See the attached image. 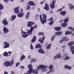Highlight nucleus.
<instances>
[{
    "label": "nucleus",
    "instance_id": "f257e3e1",
    "mask_svg": "<svg viewBox=\"0 0 74 74\" xmlns=\"http://www.w3.org/2000/svg\"><path fill=\"white\" fill-rule=\"evenodd\" d=\"M28 67L29 70L27 72V73H25L24 74H31V73H33L34 74H38V71L37 70H33L32 65L31 64H29Z\"/></svg>",
    "mask_w": 74,
    "mask_h": 74
},
{
    "label": "nucleus",
    "instance_id": "f03ea898",
    "mask_svg": "<svg viewBox=\"0 0 74 74\" xmlns=\"http://www.w3.org/2000/svg\"><path fill=\"white\" fill-rule=\"evenodd\" d=\"M42 16H43V18H42L41 15H39V18H40L41 22L43 24H44L45 23L47 22V16L46 14H42Z\"/></svg>",
    "mask_w": 74,
    "mask_h": 74
},
{
    "label": "nucleus",
    "instance_id": "7ed1b4c3",
    "mask_svg": "<svg viewBox=\"0 0 74 74\" xmlns=\"http://www.w3.org/2000/svg\"><path fill=\"white\" fill-rule=\"evenodd\" d=\"M14 64V61L13 60H12L10 62L8 61H6L5 62L4 64L5 66L8 67L10 65L11 66H12Z\"/></svg>",
    "mask_w": 74,
    "mask_h": 74
},
{
    "label": "nucleus",
    "instance_id": "20e7f679",
    "mask_svg": "<svg viewBox=\"0 0 74 74\" xmlns=\"http://www.w3.org/2000/svg\"><path fill=\"white\" fill-rule=\"evenodd\" d=\"M48 66H44L43 65H39V66L38 67V68H37V69H38V70H39L40 69H45V68H48Z\"/></svg>",
    "mask_w": 74,
    "mask_h": 74
},
{
    "label": "nucleus",
    "instance_id": "39448f33",
    "mask_svg": "<svg viewBox=\"0 0 74 74\" xmlns=\"http://www.w3.org/2000/svg\"><path fill=\"white\" fill-rule=\"evenodd\" d=\"M56 1L53 0L52 3L50 4V8L51 9H53L55 8V4Z\"/></svg>",
    "mask_w": 74,
    "mask_h": 74
},
{
    "label": "nucleus",
    "instance_id": "423d86ee",
    "mask_svg": "<svg viewBox=\"0 0 74 74\" xmlns=\"http://www.w3.org/2000/svg\"><path fill=\"white\" fill-rule=\"evenodd\" d=\"M4 44L5 45H4V46H3V48H7L9 47L10 45L9 44V43H8L7 42H4Z\"/></svg>",
    "mask_w": 74,
    "mask_h": 74
},
{
    "label": "nucleus",
    "instance_id": "0eeeda50",
    "mask_svg": "<svg viewBox=\"0 0 74 74\" xmlns=\"http://www.w3.org/2000/svg\"><path fill=\"white\" fill-rule=\"evenodd\" d=\"M27 26L28 27H31L35 23L34 22L31 21H27Z\"/></svg>",
    "mask_w": 74,
    "mask_h": 74
},
{
    "label": "nucleus",
    "instance_id": "6e6552de",
    "mask_svg": "<svg viewBox=\"0 0 74 74\" xmlns=\"http://www.w3.org/2000/svg\"><path fill=\"white\" fill-rule=\"evenodd\" d=\"M20 12L21 13H20L18 14L17 15V16L19 17H23L24 14V13H23V10H20Z\"/></svg>",
    "mask_w": 74,
    "mask_h": 74
},
{
    "label": "nucleus",
    "instance_id": "1a4fd4ad",
    "mask_svg": "<svg viewBox=\"0 0 74 74\" xmlns=\"http://www.w3.org/2000/svg\"><path fill=\"white\" fill-rule=\"evenodd\" d=\"M21 31L22 32V34H23L22 36L23 37L25 38L27 37V36H28V34H27V33L25 32H23V29H21Z\"/></svg>",
    "mask_w": 74,
    "mask_h": 74
},
{
    "label": "nucleus",
    "instance_id": "9d476101",
    "mask_svg": "<svg viewBox=\"0 0 74 74\" xmlns=\"http://www.w3.org/2000/svg\"><path fill=\"white\" fill-rule=\"evenodd\" d=\"M45 38V36H43L42 38H39V42H40L41 43H43Z\"/></svg>",
    "mask_w": 74,
    "mask_h": 74
},
{
    "label": "nucleus",
    "instance_id": "9b49d317",
    "mask_svg": "<svg viewBox=\"0 0 74 74\" xmlns=\"http://www.w3.org/2000/svg\"><path fill=\"white\" fill-rule=\"evenodd\" d=\"M69 40V39H68L66 37H64L62 38V40L60 41V43H61L63 41H68Z\"/></svg>",
    "mask_w": 74,
    "mask_h": 74
},
{
    "label": "nucleus",
    "instance_id": "f8f14e48",
    "mask_svg": "<svg viewBox=\"0 0 74 74\" xmlns=\"http://www.w3.org/2000/svg\"><path fill=\"white\" fill-rule=\"evenodd\" d=\"M2 23L4 25H8V22L7 21L6 19H3L2 21Z\"/></svg>",
    "mask_w": 74,
    "mask_h": 74
},
{
    "label": "nucleus",
    "instance_id": "ddd939ff",
    "mask_svg": "<svg viewBox=\"0 0 74 74\" xmlns=\"http://www.w3.org/2000/svg\"><path fill=\"white\" fill-rule=\"evenodd\" d=\"M68 6H69V8L71 10L74 9V6L73 4L71 3L68 4Z\"/></svg>",
    "mask_w": 74,
    "mask_h": 74
},
{
    "label": "nucleus",
    "instance_id": "4468645a",
    "mask_svg": "<svg viewBox=\"0 0 74 74\" xmlns=\"http://www.w3.org/2000/svg\"><path fill=\"white\" fill-rule=\"evenodd\" d=\"M3 30L5 33H7L9 32L8 29L5 27H4V29H3Z\"/></svg>",
    "mask_w": 74,
    "mask_h": 74
},
{
    "label": "nucleus",
    "instance_id": "2eb2a0df",
    "mask_svg": "<svg viewBox=\"0 0 74 74\" xmlns=\"http://www.w3.org/2000/svg\"><path fill=\"white\" fill-rule=\"evenodd\" d=\"M61 56H60V54H58V55H57L56 56H55L54 57L53 59H56L57 58H61Z\"/></svg>",
    "mask_w": 74,
    "mask_h": 74
},
{
    "label": "nucleus",
    "instance_id": "dca6fc26",
    "mask_svg": "<svg viewBox=\"0 0 74 74\" xmlns=\"http://www.w3.org/2000/svg\"><path fill=\"white\" fill-rule=\"evenodd\" d=\"M28 4L30 5L33 6L35 5H36V4L34 3V2H33V1H30L29 2H28Z\"/></svg>",
    "mask_w": 74,
    "mask_h": 74
},
{
    "label": "nucleus",
    "instance_id": "f3484780",
    "mask_svg": "<svg viewBox=\"0 0 74 74\" xmlns=\"http://www.w3.org/2000/svg\"><path fill=\"white\" fill-rule=\"evenodd\" d=\"M44 9L45 10H49V5L47 3L45 4V6L44 8Z\"/></svg>",
    "mask_w": 74,
    "mask_h": 74
},
{
    "label": "nucleus",
    "instance_id": "a211bd4d",
    "mask_svg": "<svg viewBox=\"0 0 74 74\" xmlns=\"http://www.w3.org/2000/svg\"><path fill=\"white\" fill-rule=\"evenodd\" d=\"M62 34V32H56L55 34V35L56 36H60Z\"/></svg>",
    "mask_w": 74,
    "mask_h": 74
},
{
    "label": "nucleus",
    "instance_id": "6ab92c4d",
    "mask_svg": "<svg viewBox=\"0 0 74 74\" xmlns=\"http://www.w3.org/2000/svg\"><path fill=\"white\" fill-rule=\"evenodd\" d=\"M38 51V52L44 54L45 53L44 51H43L42 49H39Z\"/></svg>",
    "mask_w": 74,
    "mask_h": 74
},
{
    "label": "nucleus",
    "instance_id": "aec40b11",
    "mask_svg": "<svg viewBox=\"0 0 74 74\" xmlns=\"http://www.w3.org/2000/svg\"><path fill=\"white\" fill-rule=\"evenodd\" d=\"M66 14V12L65 11H61L60 14L61 15H62L63 16H64L65 14Z\"/></svg>",
    "mask_w": 74,
    "mask_h": 74
},
{
    "label": "nucleus",
    "instance_id": "412c9836",
    "mask_svg": "<svg viewBox=\"0 0 74 74\" xmlns=\"http://www.w3.org/2000/svg\"><path fill=\"white\" fill-rule=\"evenodd\" d=\"M30 16V13L29 12H27L25 15V18L26 19H28L29 16Z\"/></svg>",
    "mask_w": 74,
    "mask_h": 74
},
{
    "label": "nucleus",
    "instance_id": "4be33fe9",
    "mask_svg": "<svg viewBox=\"0 0 74 74\" xmlns=\"http://www.w3.org/2000/svg\"><path fill=\"white\" fill-rule=\"evenodd\" d=\"M36 40V38L35 36H34L33 38H32V40L31 41V42L33 43L35 42Z\"/></svg>",
    "mask_w": 74,
    "mask_h": 74
},
{
    "label": "nucleus",
    "instance_id": "5701e85b",
    "mask_svg": "<svg viewBox=\"0 0 74 74\" xmlns=\"http://www.w3.org/2000/svg\"><path fill=\"white\" fill-rule=\"evenodd\" d=\"M27 31H28L27 32V34L29 35V34L30 35H31L32 34V31H31L30 30H27Z\"/></svg>",
    "mask_w": 74,
    "mask_h": 74
},
{
    "label": "nucleus",
    "instance_id": "b1692460",
    "mask_svg": "<svg viewBox=\"0 0 74 74\" xmlns=\"http://www.w3.org/2000/svg\"><path fill=\"white\" fill-rule=\"evenodd\" d=\"M16 18V15H12V18H10V20L11 21H13Z\"/></svg>",
    "mask_w": 74,
    "mask_h": 74
},
{
    "label": "nucleus",
    "instance_id": "393cba45",
    "mask_svg": "<svg viewBox=\"0 0 74 74\" xmlns=\"http://www.w3.org/2000/svg\"><path fill=\"white\" fill-rule=\"evenodd\" d=\"M65 68L68 69L69 70H70L71 69V67L66 65L65 66Z\"/></svg>",
    "mask_w": 74,
    "mask_h": 74
},
{
    "label": "nucleus",
    "instance_id": "a878e982",
    "mask_svg": "<svg viewBox=\"0 0 74 74\" xmlns=\"http://www.w3.org/2000/svg\"><path fill=\"white\" fill-rule=\"evenodd\" d=\"M14 12L16 14H18L19 13V11L18 10H14Z\"/></svg>",
    "mask_w": 74,
    "mask_h": 74
},
{
    "label": "nucleus",
    "instance_id": "bb28decb",
    "mask_svg": "<svg viewBox=\"0 0 74 74\" xmlns=\"http://www.w3.org/2000/svg\"><path fill=\"white\" fill-rule=\"evenodd\" d=\"M36 48H42V47H41V46L40 45V44H38V45H36Z\"/></svg>",
    "mask_w": 74,
    "mask_h": 74
},
{
    "label": "nucleus",
    "instance_id": "cd10ccee",
    "mask_svg": "<svg viewBox=\"0 0 74 74\" xmlns=\"http://www.w3.org/2000/svg\"><path fill=\"white\" fill-rule=\"evenodd\" d=\"M69 21V17H67L64 20V23H66L67 22Z\"/></svg>",
    "mask_w": 74,
    "mask_h": 74
},
{
    "label": "nucleus",
    "instance_id": "c85d7f7f",
    "mask_svg": "<svg viewBox=\"0 0 74 74\" xmlns=\"http://www.w3.org/2000/svg\"><path fill=\"white\" fill-rule=\"evenodd\" d=\"M72 34V32H71L68 31L66 32L65 33V35H67V34Z\"/></svg>",
    "mask_w": 74,
    "mask_h": 74
},
{
    "label": "nucleus",
    "instance_id": "c756f323",
    "mask_svg": "<svg viewBox=\"0 0 74 74\" xmlns=\"http://www.w3.org/2000/svg\"><path fill=\"white\" fill-rule=\"evenodd\" d=\"M67 25V23H62V24H61V26H62L63 27H66V26Z\"/></svg>",
    "mask_w": 74,
    "mask_h": 74
},
{
    "label": "nucleus",
    "instance_id": "7c9ffc66",
    "mask_svg": "<svg viewBox=\"0 0 74 74\" xmlns=\"http://www.w3.org/2000/svg\"><path fill=\"white\" fill-rule=\"evenodd\" d=\"M25 55H22L20 58V60L22 61L23 60L25 59Z\"/></svg>",
    "mask_w": 74,
    "mask_h": 74
},
{
    "label": "nucleus",
    "instance_id": "2f4dec72",
    "mask_svg": "<svg viewBox=\"0 0 74 74\" xmlns=\"http://www.w3.org/2000/svg\"><path fill=\"white\" fill-rule=\"evenodd\" d=\"M74 44V42H70L68 43V45L69 46H71Z\"/></svg>",
    "mask_w": 74,
    "mask_h": 74
},
{
    "label": "nucleus",
    "instance_id": "473e14b6",
    "mask_svg": "<svg viewBox=\"0 0 74 74\" xmlns=\"http://www.w3.org/2000/svg\"><path fill=\"white\" fill-rule=\"evenodd\" d=\"M55 30L56 31H59L61 29V27H58L55 28Z\"/></svg>",
    "mask_w": 74,
    "mask_h": 74
},
{
    "label": "nucleus",
    "instance_id": "72a5a7b5",
    "mask_svg": "<svg viewBox=\"0 0 74 74\" xmlns=\"http://www.w3.org/2000/svg\"><path fill=\"white\" fill-rule=\"evenodd\" d=\"M3 55L5 56H8V53H7V52H5L4 53H3Z\"/></svg>",
    "mask_w": 74,
    "mask_h": 74
},
{
    "label": "nucleus",
    "instance_id": "f704fd0d",
    "mask_svg": "<svg viewBox=\"0 0 74 74\" xmlns=\"http://www.w3.org/2000/svg\"><path fill=\"white\" fill-rule=\"evenodd\" d=\"M51 44H49L47 46V47H46V49H49L51 47Z\"/></svg>",
    "mask_w": 74,
    "mask_h": 74
},
{
    "label": "nucleus",
    "instance_id": "c9c22d12",
    "mask_svg": "<svg viewBox=\"0 0 74 74\" xmlns=\"http://www.w3.org/2000/svg\"><path fill=\"white\" fill-rule=\"evenodd\" d=\"M53 17H51L50 18V19H48V21H53Z\"/></svg>",
    "mask_w": 74,
    "mask_h": 74
},
{
    "label": "nucleus",
    "instance_id": "e433bc0d",
    "mask_svg": "<svg viewBox=\"0 0 74 74\" xmlns=\"http://www.w3.org/2000/svg\"><path fill=\"white\" fill-rule=\"evenodd\" d=\"M44 35V33L42 32H40L38 34V36H43Z\"/></svg>",
    "mask_w": 74,
    "mask_h": 74
},
{
    "label": "nucleus",
    "instance_id": "4c0bfd02",
    "mask_svg": "<svg viewBox=\"0 0 74 74\" xmlns=\"http://www.w3.org/2000/svg\"><path fill=\"white\" fill-rule=\"evenodd\" d=\"M68 29H71V30H73V31H74V29L73 28H72L71 27H69L68 28Z\"/></svg>",
    "mask_w": 74,
    "mask_h": 74
},
{
    "label": "nucleus",
    "instance_id": "58836bf2",
    "mask_svg": "<svg viewBox=\"0 0 74 74\" xmlns=\"http://www.w3.org/2000/svg\"><path fill=\"white\" fill-rule=\"evenodd\" d=\"M31 61L33 62H36L37 61V60L35 59H31Z\"/></svg>",
    "mask_w": 74,
    "mask_h": 74
},
{
    "label": "nucleus",
    "instance_id": "ea45409f",
    "mask_svg": "<svg viewBox=\"0 0 74 74\" xmlns=\"http://www.w3.org/2000/svg\"><path fill=\"white\" fill-rule=\"evenodd\" d=\"M3 6L2 5V4H0V10H3Z\"/></svg>",
    "mask_w": 74,
    "mask_h": 74
},
{
    "label": "nucleus",
    "instance_id": "a19ab883",
    "mask_svg": "<svg viewBox=\"0 0 74 74\" xmlns=\"http://www.w3.org/2000/svg\"><path fill=\"white\" fill-rule=\"evenodd\" d=\"M53 66H52V65H51L49 67V69L50 70L51 69H53Z\"/></svg>",
    "mask_w": 74,
    "mask_h": 74
},
{
    "label": "nucleus",
    "instance_id": "79ce46f5",
    "mask_svg": "<svg viewBox=\"0 0 74 74\" xmlns=\"http://www.w3.org/2000/svg\"><path fill=\"white\" fill-rule=\"evenodd\" d=\"M74 50V47H71V51H73V50Z\"/></svg>",
    "mask_w": 74,
    "mask_h": 74
},
{
    "label": "nucleus",
    "instance_id": "37998d69",
    "mask_svg": "<svg viewBox=\"0 0 74 74\" xmlns=\"http://www.w3.org/2000/svg\"><path fill=\"white\" fill-rule=\"evenodd\" d=\"M54 38H55V36L54 35L52 37H51V41H53Z\"/></svg>",
    "mask_w": 74,
    "mask_h": 74
},
{
    "label": "nucleus",
    "instance_id": "c03bdc74",
    "mask_svg": "<svg viewBox=\"0 0 74 74\" xmlns=\"http://www.w3.org/2000/svg\"><path fill=\"white\" fill-rule=\"evenodd\" d=\"M70 58V57H68V56H67V57H66L65 59H64V60H66L68 59H69Z\"/></svg>",
    "mask_w": 74,
    "mask_h": 74
},
{
    "label": "nucleus",
    "instance_id": "a18cd8bd",
    "mask_svg": "<svg viewBox=\"0 0 74 74\" xmlns=\"http://www.w3.org/2000/svg\"><path fill=\"white\" fill-rule=\"evenodd\" d=\"M54 21H51L49 23V24L50 25H52Z\"/></svg>",
    "mask_w": 74,
    "mask_h": 74
},
{
    "label": "nucleus",
    "instance_id": "49530a36",
    "mask_svg": "<svg viewBox=\"0 0 74 74\" xmlns=\"http://www.w3.org/2000/svg\"><path fill=\"white\" fill-rule=\"evenodd\" d=\"M20 64V63L17 62L16 63V66H19Z\"/></svg>",
    "mask_w": 74,
    "mask_h": 74
},
{
    "label": "nucleus",
    "instance_id": "de8ad7c7",
    "mask_svg": "<svg viewBox=\"0 0 74 74\" xmlns=\"http://www.w3.org/2000/svg\"><path fill=\"white\" fill-rule=\"evenodd\" d=\"M34 28L33 27H31V29H29V30H31V31H33L34 30Z\"/></svg>",
    "mask_w": 74,
    "mask_h": 74
},
{
    "label": "nucleus",
    "instance_id": "09e8293b",
    "mask_svg": "<svg viewBox=\"0 0 74 74\" xmlns=\"http://www.w3.org/2000/svg\"><path fill=\"white\" fill-rule=\"evenodd\" d=\"M19 6L17 7L14 8V10H19Z\"/></svg>",
    "mask_w": 74,
    "mask_h": 74
},
{
    "label": "nucleus",
    "instance_id": "8fccbe9b",
    "mask_svg": "<svg viewBox=\"0 0 74 74\" xmlns=\"http://www.w3.org/2000/svg\"><path fill=\"white\" fill-rule=\"evenodd\" d=\"M30 5H28L27 6V10H30Z\"/></svg>",
    "mask_w": 74,
    "mask_h": 74
},
{
    "label": "nucleus",
    "instance_id": "3c124183",
    "mask_svg": "<svg viewBox=\"0 0 74 74\" xmlns=\"http://www.w3.org/2000/svg\"><path fill=\"white\" fill-rule=\"evenodd\" d=\"M4 1L5 3H7L8 2L9 0H4Z\"/></svg>",
    "mask_w": 74,
    "mask_h": 74
},
{
    "label": "nucleus",
    "instance_id": "603ef678",
    "mask_svg": "<svg viewBox=\"0 0 74 74\" xmlns=\"http://www.w3.org/2000/svg\"><path fill=\"white\" fill-rule=\"evenodd\" d=\"M30 48H31V49H33V48L32 46V44H31V45L30 46Z\"/></svg>",
    "mask_w": 74,
    "mask_h": 74
},
{
    "label": "nucleus",
    "instance_id": "864d4df0",
    "mask_svg": "<svg viewBox=\"0 0 74 74\" xmlns=\"http://www.w3.org/2000/svg\"><path fill=\"white\" fill-rule=\"evenodd\" d=\"M34 27V28H35V29L37 28V25H35L34 26V27Z\"/></svg>",
    "mask_w": 74,
    "mask_h": 74
},
{
    "label": "nucleus",
    "instance_id": "5fc2aeb1",
    "mask_svg": "<svg viewBox=\"0 0 74 74\" xmlns=\"http://www.w3.org/2000/svg\"><path fill=\"white\" fill-rule=\"evenodd\" d=\"M54 71V69H53V70H51L50 72H49V73H52Z\"/></svg>",
    "mask_w": 74,
    "mask_h": 74
},
{
    "label": "nucleus",
    "instance_id": "6e6d98bb",
    "mask_svg": "<svg viewBox=\"0 0 74 74\" xmlns=\"http://www.w3.org/2000/svg\"><path fill=\"white\" fill-rule=\"evenodd\" d=\"M44 2H45V1H43L41 2L40 3L41 4H43L44 3Z\"/></svg>",
    "mask_w": 74,
    "mask_h": 74
},
{
    "label": "nucleus",
    "instance_id": "4d7b16f0",
    "mask_svg": "<svg viewBox=\"0 0 74 74\" xmlns=\"http://www.w3.org/2000/svg\"><path fill=\"white\" fill-rule=\"evenodd\" d=\"M65 8V6H62V8L61 9H60V10H63V9H64V8Z\"/></svg>",
    "mask_w": 74,
    "mask_h": 74
},
{
    "label": "nucleus",
    "instance_id": "13d9d810",
    "mask_svg": "<svg viewBox=\"0 0 74 74\" xmlns=\"http://www.w3.org/2000/svg\"><path fill=\"white\" fill-rule=\"evenodd\" d=\"M14 72L13 71H11V74H14Z\"/></svg>",
    "mask_w": 74,
    "mask_h": 74
},
{
    "label": "nucleus",
    "instance_id": "bf43d9fd",
    "mask_svg": "<svg viewBox=\"0 0 74 74\" xmlns=\"http://www.w3.org/2000/svg\"><path fill=\"white\" fill-rule=\"evenodd\" d=\"M62 10H58L57 11V12H59L60 11H61Z\"/></svg>",
    "mask_w": 74,
    "mask_h": 74
},
{
    "label": "nucleus",
    "instance_id": "052dcab7",
    "mask_svg": "<svg viewBox=\"0 0 74 74\" xmlns=\"http://www.w3.org/2000/svg\"><path fill=\"white\" fill-rule=\"evenodd\" d=\"M4 74H8V72H7L5 71Z\"/></svg>",
    "mask_w": 74,
    "mask_h": 74
},
{
    "label": "nucleus",
    "instance_id": "680f3d73",
    "mask_svg": "<svg viewBox=\"0 0 74 74\" xmlns=\"http://www.w3.org/2000/svg\"><path fill=\"white\" fill-rule=\"evenodd\" d=\"M72 52V54H74V51H71Z\"/></svg>",
    "mask_w": 74,
    "mask_h": 74
},
{
    "label": "nucleus",
    "instance_id": "e2e57ef3",
    "mask_svg": "<svg viewBox=\"0 0 74 74\" xmlns=\"http://www.w3.org/2000/svg\"><path fill=\"white\" fill-rule=\"evenodd\" d=\"M21 67L22 69H24V67H23V66H21Z\"/></svg>",
    "mask_w": 74,
    "mask_h": 74
},
{
    "label": "nucleus",
    "instance_id": "0e129e2a",
    "mask_svg": "<svg viewBox=\"0 0 74 74\" xmlns=\"http://www.w3.org/2000/svg\"><path fill=\"white\" fill-rule=\"evenodd\" d=\"M30 57H31L29 55V56L28 57V58L29 59L30 58Z\"/></svg>",
    "mask_w": 74,
    "mask_h": 74
},
{
    "label": "nucleus",
    "instance_id": "69168bd1",
    "mask_svg": "<svg viewBox=\"0 0 74 74\" xmlns=\"http://www.w3.org/2000/svg\"><path fill=\"white\" fill-rule=\"evenodd\" d=\"M8 53H9V54H11V52L10 51H8Z\"/></svg>",
    "mask_w": 74,
    "mask_h": 74
},
{
    "label": "nucleus",
    "instance_id": "338daca9",
    "mask_svg": "<svg viewBox=\"0 0 74 74\" xmlns=\"http://www.w3.org/2000/svg\"><path fill=\"white\" fill-rule=\"evenodd\" d=\"M62 20H60V23H62Z\"/></svg>",
    "mask_w": 74,
    "mask_h": 74
},
{
    "label": "nucleus",
    "instance_id": "774afa93",
    "mask_svg": "<svg viewBox=\"0 0 74 74\" xmlns=\"http://www.w3.org/2000/svg\"><path fill=\"white\" fill-rule=\"evenodd\" d=\"M65 47V46H63L62 47V48H64Z\"/></svg>",
    "mask_w": 74,
    "mask_h": 74
}]
</instances>
